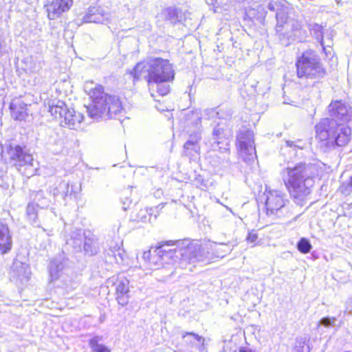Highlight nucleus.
<instances>
[{
	"label": "nucleus",
	"instance_id": "13",
	"mask_svg": "<svg viewBox=\"0 0 352 352\" xmlns=\"http://www.w3.org/2000/svg\"><path fill=\"white\" fill-rule=\"evenodd\" d=\"M116 287V300L119 305L124 306L128 304L129 299V280L123 276L112 277L109 280Z\"/></svg>",
	"mask_w": 352,
	"mask_h": 352
},
{
	"label": "nucleus",
	"instance_id": "4",
	"mask_svg": "<svg viewBox=\"0 0 352 352\" xmlns=\"http://www.w3.org/2000/svg\"><path fill=\"white\" fill-rule=\"evenodd\" d=\"M226 120L223 119L218 122L212 131L211 151L207 153V158L213 166H219L227 156H218L217 152L220 154H226L230 152L229 137L230 131L225 128Z\"/></svg>",
	"mask_w": 352,
	"mask_h": 352
},
{
	"label": "nucleus",
	"instance_id": "39",
	"mask_svg": "<svg viewBox=\"0 0 352 352\" xmlns=\"http://www.w3.org/2000/svg\"><path fill=\"white\" fill-rule=\"evenodd\" d=\"M298 250L302 254H307L310 252L311 245L309 240L302 238L297 244Z\"/></svg>",
	"mask_w": 352,
	"mask_h": 352
},
{
	"label": "nucleus",
	"instance_id": "55",
	"mask_svg": "<svg viewBox=\"0 0 352 352\" xmlns=\"http://www.w3.org/2000/svg\"><path fill=\"white\" fill-rule=\"evenodd\" d=\"M208 3H211V4H212V3H213V0H211V1H210V2H208Z\"/></svg>",
	"mask_w": 352,
	"mask_h": 352
},
{
	"label": "nucleus",
	"instance_id": "10",
	"mask_svg": "<svg viewBox=\"0 0 352 352\" xmlns=\"http://www.w3.org/2000/svg\"><path fill=\"white\" fill-rule=\"evenodd\" d=\"M336 120L332 118L322 119L315 126L316 138L321 142V146L327 147V143L333 138L340 126Z\"/></svg>",
	"mask_w": 352,
	"mask_h": 352
},
{
	"label": "nucleus",
	"instance_id": "22",
	"mask_svg": "<svg viewBox=\"0 0 352 352\" xmlns=\"http://www.w3.org/2000/svg\"><path fill=\"white\" fill-rule=\"evenodd\" d=\"M86 236L87 234L82 230L76 229L72 232L69 238L67 239L66 243L71 246L75 252H81Z\"/></svg>",
	"mask_w": 352,
	"mask_h": 352
},
{
	"label": "nucleus",
	"instance_id": "46",
	"mask_svg": "<svg viewBox=\"0 0 352 352\" xmlns=\"http://www.w3.org/2000/svg\"><path fill=\"white\" fill-rule=\"evenodd\" d=\"M219 113L216 111L214 109H207L206 111V116H207L208 119H215L218 118Z\"/></svg>",
	"mask_w": 352,
	"mask_h": 352
},
{
	"label": "nucleus",
	"instance_id": "14",
	"mask_svg": "<svg viewBox=\"0 0 352 352\" xmlns=\"http://www.w3.org/2000/svg\"><path fill=\"white\" fill-rule=\"evenodd\" d=\"M73 4V0H47L45 4L48 18L56 19L67 12Z\"/></svg>",
	"mask_w": 352,
	"mask_h": 352
},
{
	"label": "nucleus",
	"instance_id": "24",
	"mask_svg": "<svg viewBox=\"0 0 352 352\" xmlns=\"http://www.w3.org/2000/svg\"><path fill=\"white\" fill-rule=\"evenodd\" d=\"M82 250L86 255H96L100 250L99 243L96 236L90 232L87 234Z\"/></svg>",
	"mask_w": 352,
	"mask_h": 352
},
{
	"label": "nucleus",
	"instance_id": "12",
	"mask_svg": "<svg viewBox=\"0 0 352 352\" xmlns=\"http://www.w3.org/2000/svg\"><path fill=\"white\" fill-rule=\"evenodd\" d=\"M330 118L340 122H348L352 119V108L342 100L332 101L328 106Z\"/></svg>",
	"mask_w": 352,
	"mask_h": 352
},
{
	"label": "nucleus",
	"instance_id": "40",
	"mask_svg": "<svg viewBox=\"0 0 352 352\" xmlns=\"http://www.w3.org/2000/svg\"><path fill=\"white\" fill-rule=\"evenodd\" d=\"M187 336H192L195 340L197 341V342L199 343V346H197V349L199 351H203L205 349V346H204V338L201 336H199V335L195 333H192V332H186L183 336H182V338H185Z\"/></svg>",
	"mask_w": 352,
	"mask_h": 352
},
{
	"label": "nucleus",
	"instance_id": "16",
	"mask_svg": "<svg viewBox=\"0 0 352 352\" xmlns=\"http://www.w3.org/2000/svg\"><path fill=\"white\" fill-rule=\"evenodd\" d=\"M335 135L328 142L326 151L334 148L336 146H344L348 144L351 138V129L340 124Z\"/></svg>",
	"mask_w": 352,
	"mask_h": 352
},
{
	"label": "nucleus",
	"instance_id": "42",
	"mask_svg": "<svg viewBox=\"0 0 352 352\" xmlns=\"http://www.w3.org/2000/svg\"><path fill=\"white\" fill-rule=\"evenodd\" d=\"M201 132L199 130H197L192 134L190 135L189 139L186 141L185 144H187V146L199 144V141L201 140Z\"/></svg>",
	"mask_w": 352,
	"mask_h": 352
},
{
	"label": "nucleus",
	"instance_id": "37",
	"mask_svg": "<svg viewBox=\"0 0 352 352\" xmlns=\"http://www.w3.org/2000/svg\"><path fill=\"white\" fill-rule=\"evenodd\" d=\"M321 46L323 48L324 53L325 55H331V46L333 45V41L331 37L327 36L326 39L324 37L320 38L319 40Z\"/></svg>",
	"mask_w": 352,
	"mask_h": 352
},
{
	"label": "nucleus",
	"instance_id": "3",
	"mask_svg": "<svg viewBox=\"0 0 352 352\" xmlns=\"http://www.w3.org/2000/svg\"><path fill=\"white\" fill-rule=\"evenodd\" d=\"M131 74L134 79H145L148 83L166 82L173 80L175 77L173 65L167 59L154 57L138 63Z\"/></svg>",
	"mask_w": 352,
	"mask_h": 352
},
{
	"label": "nucleus",
	"instance_id": "53",
	"mask_svg": "<svg viewBox=\"0 0 352 352\" xmlns=\"http://www.w3.org/2000/svg\"><path fill=\"white\" fill-rule=\"evenodd\" d=\"M348 206L349 207V208H350V209H352V203H351V204L348 205ZM348 215H349V217H352V212H349V213L348 214Z\"/></svg>",
	"mask_w": 352,
	"mask_h": 352
},
{
	"label": "nucleus",
	"instance_id": "20",
	"mask_svg": "<svg viewBox=\"0 0 352 352\" xmlns=\"http://www.w3.org/2000/svg\"><path fill=\"white\" fill-rule=\"evenodd\" d=\"M64 119V124L71 129H78L80 127V124L84 119V116L76 112L73 109H67L65 114L63 118Z\"/></svg>",
	"mask_w": 352,
	"mask_h": 352
},
{
	"label": "nucleus",
	"instance_id": "2",
	"mask_svg": "<svg viewBox=\"0 0 352 352\" xmlns=\"http://www.w3.org/2000/svg\"><path fill=\"white\" fill-rule=\"evenodd\" d=\"M280 175L291 196L302 201L311 192L318 177V169L314 164L300 162L288 165L281 170Z\"/></svg>",
	"mask_w": 352,
	"mask_h": 352
},
{
	"label": "nucleus",
	"instance_id": "17",
	"mask_svg": "<svg viewBox=\"0 0 352 352\" xmlns=\"http://www.w3.org/2000/svg\"><path fill=\"white\" fill-rule=\"evenodd\" d=\"M51 192L47 190H30V199L31 202L40 209H47L51 204Z\"/></svg>",
	"mask_w": 352,
	"mask_h": 352
},
{
	"label": "nucleus",
	"instance_id": "9",
	"mask_svg": "<svg viewBox=\"0 0 352 352\" xmlns=\"http://www.w3.org/2000/svg\"><path fill=\"white\" fill-rule=\"evenodd\" d=\"M284 195L278 190H270L266 193L265 208L269 217L280 218L288 212L285 206Z\"/></svg>",
	"mask_w": 352,
	"mask_h": 352
},
{
	"label": "nucleus",
	"instance_id": "31",
	"mask_svg": "<svg viewBox=\"0 0 352 352\" xmlns=\"http://www.w3.org/2000/svg\"><path fill=\"white\" fill-rule=\"evenodd\" d=\"M148 87H149V89L151 91L156 89L157 92L160 96H165V95H166L169 92V90H170L169 85H168L166 84H164V82H151V83H148Z\"/></svg>",
	"mask_w": 352,
	"mask_h": 352
},
{
	"label": "nucleus",
	"instance_id": "6",
	"mask_svg": "<svg viewBox=\"0 0 352 352\" xmlns=\"http://www.w3.org/2000/svg\"><path fill=\"white\" fill-rule=\"evenodd\" d=\"M85 91L92 100V103L87 107L88 115L94 120H98V116L106 112L104 104L109 96L104 93L102 85H95L93 82H86Z\"/></svg>",
	"mask_w": 352,
	"mask_h": 352
},
{
	"label": "nucleus",
	"instance_id": "35",
	"mask_svg": "<svg viewBox=\"0 0 352 352\" xmlns=\"http://www.w3.org/2000/svg\"><path fill=\"white\" fill-rule=\"evenodd\" d=\"M200 151V146L199 144L193 145H188L184 144V153L186 156H188L190 159L198 155Z\"/></svg>",
	"mask_w": 352,
	"mask_h": 352
},
{
	"label": "nucleus",
	"instance_id": "50",
	"mask_svg": "<svg viewBox=\"0 0 352 352\" xmlns=\"http://www.w3.org/2000/svg\"><path fill=\"white\" fill-rule=\"evenodd\" d=\"M6 174L3 170H0V187L5 184Z\"/></svg>",
	"mask_w": 352,
	"mask_h": 352
},
{
	"label": "nucleus",
	"instance_id": "48",
	"mask_svg": "<svg viewBox=\"0 0 352 352\" xmlns=\"http://www.w3.org/2000/svg\"><path fill=\"white\" fill-rule=\"evenodd\" d=\"M276 19L277 23L278 25H280V26H281L286 21V18L285 16H282L280 13H276Z\"/></svg>",
	"mask_w": 352,
	"mask_h": 352
},
{
	"label": "nucleus",
	"instance_id": "28",
	"mask_svg": "<svg viewBox=\"0 0 352 352\" xmlns=\"http://www.w3.org/2000/svg\"><path fill=\"white\" fill-rule=\"evenodd\" d=\"M24 69L27 73L37 74L42 68L41 61L35 60L33 57H28L24 60Z\"/></svg>",
	"mask_w": 352,
	"mask_h": 352
},
{
	"label": "nucleus",
	"instance_id": "32",
	"mask_svg": "<svg viewBox=\"0 0 352 352\" xmlns=\"http://www.w3.org/2000/svg\"><path fill=\"white\" fill-rule=\"evenodd\" d=\"M100 339L96 336L89 341V346L94 352H110V349L103 344H99Z\"/></svg>",
	"mask_w": 352,
	"mask_h": 352
},
{
	"label": "nucleus",
	"instance_id": "5",
	"mask_svg": "<svg viewBox=\"0 0 352 352\" xmlns=\"http://www.w3.org/2000/svg\"><path fill=\"white\" fill-rule=\"evenodd\" d=\"M297 76L300 78L319 79L326 75L317 53L309 50L304 52L296 63Z\"/></svg>",
	"mask_w": 352,
	"mask_h": 352
},
{
	"label": "nucleus",
	"instance_id": "8",
	"mask_svg": "<svg viewBox=\"0 0 352 352\" xmlns=\"http://www.w3.org/2000/svg\"><path fill=\"white\" fill-rule=\"evenodd\" d=\"M1 157L12 165L17 167L32 166L33 157L19 145H10L2 151Z\"/></svg>",
	"mask_w": 352,
	"mask_h": 352
},
{
	"label": "nucleus",
	"instance_id": "52",
	"mask_svg": "<svg viewBox=\"0 0 352 352\" xmlns=\"http://www.w3.org/2000/svg\"><path fill=\"white\" fill-rule=\"evenodd\" d=\"M239 352H255L254 350L248 347H241L239 349Z\"/></svg>",
	"mask_w": 352,
	"mask_h": 352
},
{
	"label": "nucleus",
	"instance_id": "15",
	"mask_svg": "<svg viewBox=\"0 0 352 352\" xmlns=\"http://www.w3.org/2000/svg\"><path fill=\"white\" fill-rule=\"evenodd\" d=\"M111 14L100 6H92L82 17L83 23H110Z\"/></svg>",
	"mask_w": 352,
	"mask_h": 352
},
{
	"label": "nucleus",
	"instance_id": "30",
	"mask_svg": "<svg viewBox=\"0 0 352 352\" xmlns=\"http://www.w3.org/2000/svg\"><path fill=\"white\" fill-rule=\"evenodd\" d=\"M162 16L166 21L171 23H175L179 21V12L176 8H165L161 13Z\"/></svg>",
	"mask_w": 352,
	"mask_h": 352
},
{
	"label": "nucleus",
	"instance_id": "1",
	"mask_svg": "<svg viewBox=\"0 0 352 352\" xmlns=\"http://www.w3.org/2000/svg\"><path fill=\"white\" fill-rule=\"evenodd\" d=\"M142 258L149 263L151 268H162L164 276L167 277L172 276L177 268H188L192 271V264L203 261L199 246L188 244L182 248H170L168 242L153 250L144 252Z\"/></svg>",
	"mask_w": 352,
	"mask_h": 352
},
{
	"label": "nucleus",
	"instance_id": "21",
	"mask_svg": "<svg viewBox=\"0 0 352 352\" xmlns=\"http://www.w3.org/2000/svg\"><path fill=\"white\" fill-rule=\"evenodd\" d=\"M10 109L12 117L16 120H23L28 116L27 104L21 98L13 99Z\"/></svg>",
	"mask_w": 352,
	"mask_h": 352
},
{
	"label": "nucleus",
	"instance_id": "26",
	"mask_svg": "<svg viewBox=\"0 0 352 352\" xmlns=\"http://www.w3.org/2000/svg\"><path fill=\"white\" fill-rule=\"evenodd\" d=\"M39 207L30 201L26 207V217L28 221L35 227L41 226V221L38 219Z\"/></svg>",
	"mask_w": 352,
	"mask_h": 352
},
{
	"label": "nucleus",
	"instance_id": "47",
	"mask_svg": "<svg viewBox=\"0 0 352 352\" xmlns=\"http://www.w3.org/2000/svg\"><path fill=\"white\" fill-rule=\"evenodd\" d=\"M306 342L307 341H306L305 338H300L299 343H300V345L302 346L303 351H305V352H309L310 346L309 344H306Z\"/></svg>",
	"mask_w": 352,
	"mask_h": 352
},
{
	"label": "nucleus",
	"instance_id": "54",
	"mask_svg": "<svg viewBox=\"0 0 352 352\" xmlns=\"http://www.w3.org/2000/svg\"><path fill=\"white\" fill-rule=\"evenodd\" d=\"M1 36H0V56H1Z\"/></svg>",
	"mask_w": 352,
	"mask_h": 352
},
{
	"label": "nucleus",
	"instance_id": "19",
	"mask_svg": "<svg viewBox=\"0 0 352 352\" xmlns=\"http://www.w3.org/2000/svg\"><path fill=\"white\" fill-rule=\"evenodd\" d=\"M12 246V237L8 226L0 222V253L3 254L10 252Z\"/></svg>",
	"mask_w": 352,
	"mask_h": 352
},
{
	"label": "nucleus",
	"instance_id": "18",
	"mask_svg": "<svg viewBox=\"0 0 352 352\" xmlns=\"http://www.w3.org/2000/svg\"><path fill=\"white\" fill-rule=\"evenodd\" d=\"M104 106L106 107V112L98 116V119L112 118L113 115L120 113L123 110L122 103L116 96H109Z\"/></svg>",
	"mask_w": 352,
	"mask_h": 352
},
{
	"label": "nucleus",
	"instance_id": "29",
	"mask_svg": "<svg viewBox=\"0 0 352 352\" xmlns=\"http://www.w3.org/2000/svg\"><path fill=\"white\" fill-rule=\"evenodd\" d=\"M210 246L215 256L217 258H223L232 250V248L227 243H217L214 242Z\"/></svg>",
	"mask_w": 352,
	"mask_h": 352
},
{
	"label": "nucleus",
	"instance_id": "7",
	"mask_svg": "<svg viewBox=\"0 0 352 352\" xmlns=\"http://www.w3.org/2000/svg\"><path fill=\"white\" fill-rule=\"evenodd\" d=\"M236 140L240 157L246 162H253L256 158L253 131L245 127L241 129Z\"/></svg>",
	"mask_w": 352,
	"mask_h": 352
},
{
	"label": "nucleus",
	"instance_id": "49",
	"mask_svg": "<svg viewBox=\"0 0 352 352\" xmlns=\"http://www.w3.org/2000/svg\"><path fill=\"white\" fill-rule=\"evenodd\" d=\"M41 78L37 75L36 76L34 77V79L32 80H29V83L31 85L35 86L41 83Z\"/></svg>",
	"mask_w": 352,
	"mask_h": 352
},
{
	"label": "nucleus",
	"instance_id": "44",
	"mask_svg": "<svg viewBox=\"0 0 352 352\" xmlns=\"http://www.w3.org/2000/svg\"><path fill=\"white\" fill-rule=\"evenodd\" d=\"M137 218L138 221L146 222L148 219L150 220L151 215L148 214L147 210L142 209L139 211Z\"/></svg>",
	"mask_w": 352,
	"mask_h": 352
},
{
	"label": "nucleus",
	"instance_id": "33",
	"mask_svg": "<svg viewBox=\"0 0 352 352\" xmlns=\"http://www.w3.org/2000/svg\"><path fill=\"white\" fill-rule=\"evenodd\" d=\"M109 255L113 257L114 259H115V261L120 264L121 263H122L123 260H124V250L120 249V247L118 246H116L114 248H109Z\"/></svg>",
	"mask_w": 352,
	"mask_h": 352
},
{
	"label": "nucleus",
	"instance_id": "27",
	"mask_svg": "<svg viewBox=\"0 0 352 352\" xmlns=\"http://www.w3.org/2000/svg\"><path fill=\"white\" fill-rule=\"evenodd\" d=\"M67 110V107L65 103L60 100L56 103L53 101L49 107V111L56 119H62Z\"/></svg>",
	"mask_w": 352,
	"mask_h": 352
},
{
	"label": "nucleus",
	"instance_id": "34",
	"mask_svg": "<svg viewBox=\"0 0 352 352\" xmlns=\"http://www.w3.org/2000/svg\"><path fill=\"white\" fill-rule=\"evenodd\" d=\"M201 122V117L199 112L197 111H192L187 115L186 123L187 124H193L195 126L200 125Z\"/></svg>",
	"mask_w": 352,
	"mask_h": 352
},
{
	"label": "nucleus",
	"instance_id": "41",
	"mask_svg": "<svg viewBox=\"0 0 352 352\" xmlns=\"http://www.w3.org/2000/svg\"><path fill=\"white\" fill-rule=\"evenodd\" d=\"M337 319L335 317H324L320 320L318 322L317 328L319 329L320 326H324L325 327H329L333 326L336 322Z\"/></svg>",
	"mask_w": 352,
	"mask_h": 352
},
{
	"label": "nucleus",
	"instance_id": "51",
	"mask_svg": "<svg viewBox=\"0 0 352 352\" xmlns=\"http://www.w3.org/2000/svg\"><path fill=\"white\" fill-rule=\"evenodd\" d=\"M346 309L349 314H352V299L348 301L346 305Z\"/></svg>",
	"mask_w": 352,
	"mask_h": 352
},
{
	"label": "nucleus",
	"instance_id": "36",
	"mask_svg": "<svg viewBox=\"0 0 352 352\" xmlns=\"http://www.w3.org/2000/svg\"><path fill=\"white\" fill-rule=\"evenodd\" d=\"M305 146V142L301 140H297L296 141L287 140L285 141V146H282L281 150L284 151L286 148H292L294 151L296 149H303Z\"/></svg>",
	"mask_w": 352,
	"mask_h": 352
},
{
	"label": "nucleus",
	"instance_id": "45",
	"mask_svg": "<svg viewBox=\"0 0 352 352\" xmlns=\"http://www.w3.org/2000/svg\"><path fill=\"white\" fill-rule=\"evenodd\" d=\"M258 239V234L252 231L248 233V236L246 237V240L249 243H252V246L256 245V241Z\"/></svg>",
	"mask_w": 352,
	"mask_h": 352
},
{
	"label": "nucleus",
	"instance_id": "25",
	"mask_svg": "<svg viewBox=\"0 0 352 352\" xmlns=\"http://www.w3.org/2000/svg\"><path fill=\"white\" fill-rule=\"evenodd\" d=\"M65 267V260L63 258H54L50 261L49 265V273L52 280H57L61 272Z\"/></svg>",
	"mask_w": 352,
	"mask_h": 352
},
{
	"label": "nucleus",
	"instance_id": "23",
	"mask_svg": "<svg viewBox=\"0 0 352 352\" xmlns=\"http://www.w3.org/2000/svg\"><path fill=\"white\" fill-rule=\"evenodd\" d=\"M78 188L75 185H70L68 182L63 181L59 183L53 190V196L60 195L63 199H66L67 197L72 198V197H76L77 193L76 190Z\"/></svg>",
	"mask_w": 352,
	"mask_h": 352
},
{
	"label": "nucleus",
	"instance_id": "11",
	"mask_svg": "<svg viewBox=\"0 0 352 352\" xmlns=\"http://www.w3.org/2000/svg\"><path fill=\"white\" fill-rule=\"evenodd\" d=\"M31 271L30 266L20 261L15 260L10 271V279L16 285H24L30 278Z\"/></svg>",
	"mask_w": 352,
	"mask_h": 352
},
{
	"label": "nucleus",
	"instance_id": "38",
	"mask_svg": "<svg viewBox=\"0 0 352 352\" xmlns=\"http://www.w3.org/2000/svg\"><path fill=\"white\" fill-rule=\"evenodd\" d=\"M309 30L318 41L323 37V28L318 23H312L309 25Z\"/></svg>",
	"mask_w": 352,
	"mask_h": 352
},
{
	"label": "nucleus",
	"instance_id": "43",
	"mask_svg": "<svg viewBox=\"0 0 352 352\" xmlns=\"http://www.w3.org/2000/svg\"><path fill=\"white\" fill-rule=\"evenodd\" d=\"M341 190L345 194H349L352 191V175L347 182L342 184Z\"/></svg>",
	"mask_w": 352,
	"mask_h": 352
}]
</instances>
